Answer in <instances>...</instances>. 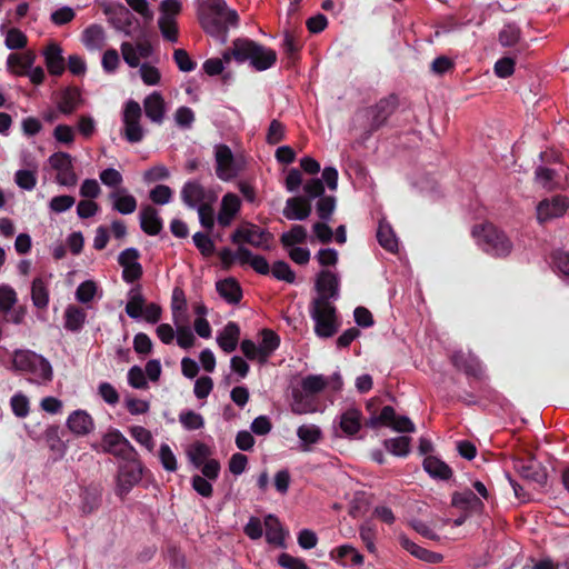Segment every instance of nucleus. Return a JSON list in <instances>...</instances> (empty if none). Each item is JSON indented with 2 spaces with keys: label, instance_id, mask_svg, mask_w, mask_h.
Wrapping results in <instances>:
<instances>
[{
  "label": "nucleus",
  "instance_id": "f257e3e1",
  "mask_svg": "<svg viewBox=\"0 0 569 569\" xmlns=\"http://www.w3.org/2000/svg\"><path fill=\"white\" fill-rule=\"evenodd\" d=\"M202 29L212 37L226 40L228 28L238 23V14L223 0H208L198 12Z\"/></svg>",
  "mask_w": 569,
  "mask_h": 569
},
{
  "label": "nucleus",
  "instance_id": "f03ea898",
  "mask_svg": "<svg viewBox=\"0 0 569 569\" xmlns=\"http://www.w3.org/2000/svg\"><path fill=\"white\" fill-rule=\"evenodd\" d=\"M226 63L234 59L238 63L249 61L253 69L263 71L271 68L277 61V53L251 40L237 39L230 49L223 52Z\"/></svg>",
  "mask_w": 569,
  "mask_h": 569
},
{
  "label": "nucleus",
  "instance_id": "7ed1b4c3",
  "mask_svg": "<svg viewBox=\"0 0 569 569\" xmlns=\"http://www.w3.org/2000/svg\"><path fill=\"white\" fill-rule=\"evenodd\" d=\"M305 196L292 197L287 200L283 213H311V200L318 197V213H332L336 207L333 196H325V187L321 179H309L303 186Z\"/></svg>",
  "mask_w": 569,
  "mask_h": 569
},
{
  "label": "nucleus",
  "instance_id": "20e7f679",
  "mask_svg": "<svg viewBox=\"0 0 569 569\" xmlns=\"http://www.w3.org/2000/svg\"><path fill=\"white\" fill-rule=\"evenodd\" d=\"M16 370L31 376L30 381L37 385H47L52 380L53 370L50 362L42 356L30 350H17L12 357Z\"/></svg>",
  "mask_w": 569,
  "mask_h": 569
},
{
  "label": "nucleus",
  "instance_id": "39448f33",
  "mask_svg": "<svg viewBox=\"0 0 569 569\" xmlns=\"http://www.w3.org/2000/svg\"><path fill=\"white\" fill-rule=\"evenodd\" d=\"M309 313L315 322L317 337L328 339L338 332L341 323L337 309L330 301H326L325 298H313L309 307Z\"/></svg>",
  "mask_w": 569,
  "mask_h": 569
},
{
  "label": "nucleus",
  "instance_id": "423d86ee",
  "mask_svg": "<svg viewBox=\"0 0 569 569\" xmlns=\"http://www.w3.org/2000/svg\"><path fill=\"white\" fill-rule=\"evenodd\" d=\"M471 233L487 253L505 257L511 250V243L507 237L489 222L475 226Z\"/></svg>",
  "mask_w": 569,
  "mask_h": 569
},
{
  "label": "nucleus",
  "instance_id": "0eeeda50",
  "mask_svg": "<svg viewBox=\"0 0 569 569\" xmlns=\"http://www.w3.org/2000/svg\"><path fill=\"white\" fill-rule=\"evenodd\" d=\"M182 201L198 213H213V204L218 200V193L206 188L196 180L188 181L181 189Z\"/></svg>",
  "mask_w": 569,
  "mask_h": 569
},
{
  "label": "nucleus",
  "instance_id": "6e6552de",
  "mask_svg": "<svg viewBox=\"0 0 569 569\" xmlns=\"http://www.w3.org/2000/svg\"><path fill=\"white\" fill-rule=\"evenodd\" d=\"M399 106L398 96L391 93L387 97L381 98L375 106L363 109L358 113L359 116L367 118L366 130L368 134L377 131L381 128L389 117L396 111Z\"/></svg>",
  "mask_w": 569,
  "mask_h": 569
},
{
  "label": "nucleus",
  "instance_id": "1a4fd4ad",
  "mask_svg": "<svg viewBox=\"0 0 569 569\" xmlns=\"http://www.w3.org/2000/svg\"><path fill=\"white\" fill-rule=\"evenodd\" d=\"M143 467L140 460L134 456L124 458L123 462L119 466L116 479V495L121 499L131 491L142 479Z\"/></svg>",
  "mask_w": 569,
  "mask_h": 569
},
{
  "label": "nucleus",
  "instance_id": "9d476101",
  "mask_svg": "<svg viewBox=\"0 0 569 569\" xmlns=\"http://www.w3.org/2000/svg\"><path fill=\"white\" fill-rule=\"evenodd\" d=\"M181 11L182 2L180 0H162L159 6L158 28L162 38L169 42H178L179 28L177 17Z\"/></svg>",
  "mask_w": 569,
  "mask_h": 569
},
{
  "label": "nucleus",
  "instance_id": "9b49d317",
  "mask_svg": "<svg viewBox=\"0 0 569 569\" xmlns=\"http://www.w3.org/2000/svg\"><path fill=\"white\" fill-rule=\"evenodd\" d=\"M97 451L110 453L121 459L136 456V451L126 437L117 429L108 430L99 445H92Z\"/></svg>",
  "mask_w": 569,
  "mask_h": 569
},
{
  "label": "nucleus",
  "instance_id": "f8f14e48",
  "mask_svg": "<svg viewBox=\"0 0 569 569\" xmlns=\"http://www.w3.org/2000/svg\"><path fill=\"white\" fill-rule=\"evenodd\" d=\"M141 113V107L137 101L129 100L126 103L122 114V134L130 143L140 142L144 137V130L140 124Z\"/></svg>",
  "mask_w": 569,
  "mask_h": 569
},
{
  "label": "nucleus",
  "instance_id": "ddd939ff",
  "mask_svg": "<svg viewBox=\"0 0 569 569\" xmlns=\"http://www.w3.org/2000/svg\"><path fill=\"white\" fill-rule=\"evenodd\" d=\"M368 425L372 428L383 425L398 432H413L415 425L407 416H397L391 406H385L378 417H371Z\"/></svg>",
  "mask_w": 569,
  "mask_h": 569
},
{
  "label": "nucleus",
  "instance_id": "4468645a",
  "mask_svg": "<svg viewBox=\"0 0 569 569\" xmlns=\"http://www.w3.org/2000/svg\"><path fill=\"white\" fill-rule=\"evenodd\" d=\"M49 163L57 171V181L67 187L77 183V174L73 170L72 158L66 152H54L49 157Z\"/></svg>",
  "mask_w": 569,
  "mask_h": 569
},
{
  "label": "nucleus",
  "instance_id": "2eb2a0df",
  "mask_svg": "<svg viewBox=\"0 0 569 569\" xmlns=\"http://www.w3.org/2000/svg\"><path fill=\"white\" fill-rule=\"evenodd\" d=\"M231 240L233 243L246 242L251 246L261 248L268 246L270 234L268 232H264L261 228L248 223L238 228L233 232Z\"/></svg>",
  "mask_w": 569,
  "mask_h": 569
},
{
  "label": "nucleus",
  "instance_id": "dca6fc26",
  "mask_svg": "<svg viewBox=\"0 0 569 569\" xmlns=\"http://www.w3.org/2000/svg\"><path fill=\"white\" fill-rule=\"evenodd\" d=\"M216 173L224 181L231 180L237 176L234 159L230 148L226 144H218L214 150Z\"/></svg>",
  "mask_w": 569,
  "mask_h": 569
},
{
  "label": "nucleus",
  "instance_id": "f3484780",
  "mask_svg": "<svg viewBox=\"0 0 569 569\" xmlns=\"http://www.w3.org/2000/svg\"><path fill=\"white\" fill-rule=\"evenodd\" d=\"M139 251L134 248L123 250L118 258L119 264L122 267V278L127 282H133L142 276V267L139 263Z\"/></svg>",
  "mask_w": 569,
  "mask_h": 569
},
{
  "label": "nucleus",
  "instance_id": "a211bd4d",
  "mask_svg": "<svg viewBox=\"0 0 569 569\" xmlns=\"http://www.w3.org/2000/svg\"><path fill=\"white\" fill-rule=\"evenodd\" d=\"M103 13L108 17L109 22L118 30L127 31L132 24L133 14L122 3L103 4Z\"/></svg>",
  "mask_w": 569,
  "mask_h": 569
},
{
  "label": "nucleus",
  "instance_id": "6ab92c4d",
  "mask_svg": "<svg viewBox=\"0 0 569 569\" xmlns=\"http://www.w3.org/2000/svg\"><path fill=\"white\" fill-rule=\"evenodd\" d=\"M317 297L325 298L326 301L330 299L336 300L339 297V279L329 270H322L316 281Z\"/></svg>",
  "mask_w": 569,
  "mask_h": 569
},
{
  "label": "nucleus",
  "instance_id": "aec40b11",
  "mask_svg": "<svg viewBox=\"0 0 569 569\" xmlns=\"http://www.w3.org/2000/svg\"><path fill=\"white\" fill-rule=\"evenodd\" d=\"M68 429L78 437L89 435L94 429V421L86 410H74L67 419Z\"/></svg>",
  "mask_w": 569,
  "mask_h": 569
},
{
  "label": "nucleus",
  "instance_id": "412c9836",
  "mask_svg": "<svg viewBox=\"0 0 569 569\" xmlns=\"http://www.w3.org/2000/svg\"><path fill=\"white\" fill-rule=\"evenodd\" d=\"M455 367L462 370L466 375L477 379L482 378L483 368L480 360L471 353L456 352L452 356Z\"/></svg>",
  "mask_w": 569,
  "mask_h": 569
},
{
  "label": "nucleus",
  "instance_id": "4be33fe9",
  "mask_svg": "<svg viewBox=\"0 0 569 569\" xmlns=\"http://www.w3.org/2000/svg\"><path fill=\"white\" fill-rule=\"evenodd\" d=\"M146 116L154 123H162L166 113V103L160 92L154 91L143 100Z\"/></svg>",
  "mask_w": 569,
  "mask_h": 569
},
{
  "label": "nucleus",
  "instance_id": "5701e85b",
  "mask_svg": "<svg viewBox=\"0 0 569 569\" xmlns=\"http://www.w3.org/2000/svg\"><path fill=\"white\" fill-rule=\"evenodd\" d=\"M43 56L48 71L53 76H61L66 69L61 47L51 42L43 50Z\"/></svg>",
  "mask_w": 569,
  "mask_h": 569
},
{
  "label": "nucleus",
  "instance_id": "b1692460",
  "mask_svg": "<svg viewBox=\"0 0 569 569\" xmlns=\"http://www.w3.org/2000/svg\"><path fill=\"white\" fill-rule=\"evenodd\" d=\"M51 274L37 277L31 283V300L36 308L46 309L49 305V282Z\"/></svg>",
  "mask_w": 569,
  "mask_h": 569
},
{
  "label": "nucleus",
  "instance_id": "393cba45",
  "mask_svg": "<svg viewBox=\"0 0 569 569\" xmlns=\"http://www.w3.org/2000/svg\"><path fill=\"white\" fill-rule=\"evenodd\" d=\"M82 102L80 89L77 87H68L60 92L58 110L63 114H71Z\"/></svg>",
  "mask_w": 569,
  "mask_h": 569
},
{
  "label": "nucleus",
  "instance_id": "a878e982",
  "mask_svg": "<svg viewBox=\"0 0 569 569\" xmlns=\"http://www.w3.org/2000/svg\"><path fill=\"white\" fill-rule=\"evenodd\" d=\"M339 426L346 436H355L362 426V413L358 408L351 407L339 417Z\"/></svg>",
  "mask_w": 569,
  "mask_h": 569
},
{
  "label": "nucleus",
  "instance_id": "bb28decb",
  "mask_svg": "<svg viewBox=\"0 0 569 569\" xmlns=\"http://www.w3.org/2000/svg\"><path fill=\"white\" fill-rule=\"evenodd\" d=\"M399 542L403 549H406L408 552H410L413 557L429 562V563H439L442 560V556L440 553L430 551L428 549H425L413 541H411L408 537L401 535L399 537Z\"/></svg>",
  "mask_w": 569,
  "mask_h": 569
},
{
  "label": "nucleus",
  "instance_id": "cd10ccee",
  "mask_svg": "<svg viewBox=\"0 0 569 569\" xmlns=\"http://www.w3.org/2000/svg\"><path fill=\"white\" fill-rule=\"evenodd\" d=\"M291 411L296 415H306L318 411L316 398L302 389L293 390Z\"/></svg>",
  "mask_w": 569,
  "mask_h": 569
},
{
  "label": "nucleus",
  "instance_id": "c85d7f7f",
  "mask_svg": "<svg viewBox=\"0 0 569 569\" xmlns=\"http://www.w3.org/2000/svg\"><path fill=\"white\" fill-rule=\"evenodd\" d=\"M240 338L239 326L234 322L226 325L223 330L218 335L217 342L219 347L227 353L236 350Z\"/></svg>",
  "mask_w": 569,
  "mask_h": 569
},
{
  "label": "nucleus",
  "instance_id": "c756f323",
  "mask_svg": "<svg viewBox=\"0 0 569 569\" xmlns=\"http://www.w3.org/2000/svg\"><path fill=\"white\" fill-rule=\"evenodd\" d=\"M266 540L268 543L282 547L284 545L286 532L277 517L268 515L264 518Z\"/></svg>",
  "mask_w": 569,
  "mask_h": 569
},
{
  "label": "nucleus",
  "instance_id": "7c9ffc66",
  "mask_svg": "<svg viewBox=\"0 0 569 569\" xmlns=\"http://www.w3.org/2000/svg\"><path fill=\"white\" fill-rule=\"evenodd\" d=\"M238 262L241 264H250L258 273L268 274L270 266L268 261L258 254H253L249 249L239 247L237 250Z\"/></svg>",
  "mask_w": 569,
  "mask_h": 569
},
{
  "label": "nucleus",
  "instance_id": "2f4dec72",
  "mask_svg": "<svg viewBox=\"0 0 569 569\" xmlns=\"http://www.w3.org/2000/svg\"><path fill=\"white\" fill-rule=\"evenodd\" d=\"M36 60V54L32 51H27L22 54L12 53L8 57V67L17 76H26L31 69Z\"/></svg>",
  "mask_w": 569,
  "mask_h": 569
},
{
  "label": "nucleus",
  "instance_id": "473e14b6",
  "mask_svg": "<svg viewBox=\"0 0 569 569\" xmlns=\"http://www.w3.org/2000/svg\"><path fill=\"white\" fill-rule=\"evenodd\" d=\"M452 506L460 508L465 511H480L483 503L471 490H465L452 495Z\"/></svg>",
  "mask_w": 569,
  "mask_h": 569
},
{
  "label": "nucleus",
  "instance_id": "72a5a7b5",
  "mask_svg": "<svg viewBox=\"0 0 569 569\" xmlns=\"http://www.w3.org/2000/svg\"><path fill=\"white\" fill-rule=\"evenodd\" d=\"M568 210L569 199L561 194L546 198L537 204V213H565Z\"/></svg>",
  "mask_w": 569,
  "mask_h": 569
},
{
  "label": "nucleus",
  "instance_id": "f704fd0d",
  "mask_svg": "<svg viewBox=\"0 0 569 569\" xmlns=\"http://www.w3.org/2000/svg\"><path fill=\"white\" fill-rule=\"evenodd\" d=\"M106 33L101 26L91 24L82 33V42L89 50H100L103 48Z\"/></svg>",
  "mask_w": 569,
  "mask_h": 569
},
{
  "label": "nucleus",
  "instance_id": "c9c22d12",
  "mask_svg": "<svg viewBox=\"0 0 569 569\" xmlns=\"http://www.w3.org/2000/svg\"><path fill=\"white\" fill-rule=\"evenodd\" d=\"M297 437L301 441L302 450L308 451L311 445L321 440L322 431L317 425H302L297 429Z\"/></svg>",
  "mask_w": 569,
  "mask_h": 569
},
{
  "label": "nucleus",
  "instance_id": "e433bc0d",
  "mask_svg": "<svg viewBox=\"0 0 569 569\" xmlns=\"http://www.w3.org/2000/svg\"><path fill=\"white\" fill-rule=\"evenodd\" d=\"M377 239L379 244L390 252H395L398 249V239L391 228V226L385 220L379 221L377 230Z\"/></svg>",
  "mask_w": 569,
  "mask_h": 569
},
{
  "label": "nucleus",
  "instance_id": "4c0bfd02",
  "mask_svg": "<svg viewBox=\"0 0 569 569\" xmlns=\"http://www.w3.org/2000/svg\"><path fill=\"white\" fill-rule=\"evenodd\" d=\"M146 306V300L141 293L140 288H132L128 295V302L126 305V312L132 319L142 317V311Z\"/></svg>",
  "mask_w": 569,
  "mask_h": 569
},
{
  "label": "nucleus",
  "instance_id": "58836bf2",
  "mask_svg": "<svg viewBox=\"0 0 569 569\" xmlns=\"http://www.w3.org/2000/svg\"><path fill=\"white\" fill-rule=\"evenodd\" d=\"M86 321V312L73 305L64 310V328L69 331H79Z\"/></svg>",
  "mask_w": 569,
  "mask_h": 569
},
{
  "label": "nucleus",
  "instance_id": "ea45409f",
  "mask_svg": "<svg viewBox=\"0 0 569 569\" xmlns=\"http://www.w3.org/2000/svg\"><path fill=\"white\" fill-rule=\"evenodd\" d=\"M112 207L119 213H132L136 210V199L124 190L118 189L111 194Z\"/></svg>",
  "mask_w": 569,
  "mask_h": 569
},
{
  "label": "nucleus",
  "instance_id": "a19ab883",
  "mask_svg": "<svg viewBox=\"0 0 569 569\" xmlns=\"http://www.w3.org/2000/svg\"><path fill=\"white\" fill-rule=\"evenodd\" d=\"M423 468L431 477L442 480L449 479L452 475V471L448 465L431 456L423 460Z\"/></svg>",
  "mask_w": 569,
  "mask_h": 569
},
{
  "label": "nucleus",
  "instance_id": "79ce46f5",
  "mask_svg": "<svg viewBox=\"0 0 569 569\" xmlns=\"http://www.w3.org/2000/svg\"><path fill=\"white\" fill-rule=\"evenodd\" d=\"M308 239V232L302 226L296 224L281 234L280 241L286 249L302 244Z\"/></svg>",
  "mask_w": 569,
  "mask_h": 569
},
{
  "label": "nucleus",
  "instance_id": "37998d69",
  "mask_svg": "<svg viewBox=\"0 0 569 569\" xmlns=\"http://www.w3.org/2000/svg\"><path fill=\"white\" fill-rule=\"evenodd\" d=\"M172 317L174 325L186 323L188 321L187 318V301L184 299V295L182 290L174 289L172 293Z\"/></svg>",
  "mask_w": 569,
  "mask_h": 569
},
{
  "label": "nucleus",
  "instance_id": "c03bdc74",
  "mask_svg": "<svg viewBox=\"0 0 569 569\" xmlns=\"http://www.w3.org/2000/svg\"><path fill=\"white\" fill-rule=\"evenodd\" d=\"M217 290L230 303H237L241 299V289L233 279H224L217 282Z\"/></svg>",
  "mask_w": 569,
  "mask_h": 569
},
{
  "label": "nucleus",
  "instance_id": "a18cd8bd",
  "mask_svg": "<svg viewBox=\"0 0 569 569\" xmlns=\"http://www.w3.org/2000/svg\"><path fill=\"white\" fill-rule=\"evenodd\" d=\"M518 470L523 478L532 480L539 485H543L547 481L545 470L535 461L520 462L518 465Z\"/></svg>",
  "mask_w": 569,
  "mask_h": 569
},
{
  "label": "nucleus",
  "instance_id": "49530a36",
  "mask_svg": "<svg viewBox=\"0 0 569 569\" xmlns=\"http://www.w3.org/2000/svg\"><path fill=\"white\" fill-rule=\"evenodd\" d=\"M262 340L259 345L260 362H266L271 353L279 347V337L271 330H262Z\"/></svg>",
  "mask_w": 569,
  "mask_h": 569
},
{
  "label": "nucleus",
  "instance_id": "de8ad7c7",
  "mask_svg": "<svg viewBox=\"0 0 569 569\" xmlns=\"http://www.w3.org/2000/svg\"><path fill=\"white\" fill-rule=\"evenodd\" d=\"M328 385V380L322 375H310L302 379L301 389L316 398Z\"/></svg>",
  "mask_w": 569,
  "mask_h": 569
},
{
  "label": "nucleus",
  "instance_id": "09e8293b",
  "mask_svg": "<svg viewBox=\"0 0 569 569\" xmlns=\"http://www.w3.org/2000/svg\"><path fill=\"white\" fill-rule=\"evenodd\" d=\"M101 501V495L97 489H84L81 493L80 509L83 513L89 515L96 511Z\"/></svg>",
  "mask_w": 569,
  "mask_h": 569
},
{
  "label": "nucleus",
  "instance_id": "8fccbe9b",
  "mask_svg": "<svg viewBox=\"0 0 569 569\" xmlns=\"http://www.w3.org/2000/svg\"><path fill=\"white\" fill-rule=\"evenodd\" d=\"M359 536L361 541L365 543L367 550L370 553H377L376 539H377V530L373 523L370 521H365L359 527Z\"/></svg>",
  "mask_w": 569,
  "mask_h": 569
},
{
  "label": "nucleus",
  "instance_id": "3c124183",
  "mask_svg": "<svg viewBox=\"0 0 569 569\" xmlns=\"http://www.w3.org/2000/svg\"><path fill=\"white\" fill-rule=\"evenodd\" d=\"M386 449L398 457H405L409 453L410 438L406 436L387 439L385 441Z\"/></svg>",
  "mask_w": 569,
  "mask_h": 569
},
{
  "label": "nucleus",
  "instance_id": "603ef678",
  "mask_svg": "<svg viewBox=\"0 0 569 569\" xmlns=\"http://www.w3.org/2000/svg\"><path fill=\"white\" fill-rule=\"evenodd\" d=\"M521 31L516 24H506L499 32V42L503 47H512L520 40Z\"/></svg>",
  "mask_w": 569,
  "mask_h": 569
},
{
  "label": "nucleus",
  "instance_id": "864d4df0",
  "mask_svg": "<svg viewBox=\"0 0 569 569\" xmlns=\"http://www.w3.org/2000/svg\"><path fill=\"white\" fill-rule=\"evenodd\" d=\"M179 421L188 430H197L204 425L203 417L192 410L181 412L179 415Z\"/></svg>",
  "mask_w": 569,
  "mask_h": 569
},
{
  "label": "nucleus",
  "instance_id": "5fc2aeb1",
  "mask_svg": "<svg viewBox=\"0 0 569 569\" xmlns=\"http://www.w3.org/2000/svg\"><path fill=\"white\" fill-rule=\"evenodd\" d=\"M27 36L17 28H12L7 32L6 46L11 50L23 49L27 46Z\"/></svg>",
  "mask_w": 569,
  "mask_h": 569
},
{
  "label": "nucleus",
  "instance_id": "6e6d98bb",
  "mask_svg": "<svg viewBox=\"0 0 569 569\" xmlns=\"http://www.w3.org/2000/svg\"><path fill=\"white\" fill-rule=\"evenodd\" d=\"M10 406L13 413L19 418L27 417L30 410L29 399L22 393H16L12 396Z\"/></svg>",
  "mask_w": 569,
  "mask_h": 569
},
{
  "label": "nucleus",
  "instance_id": "4d7b16f0",
  "mask_svg": "<svg viewBox=\"0 0 569 569\" xmlns=\"http://www.w3.org/2000/svg\"><path fill=\"white\" fill-rule=\"evenodd\" d=\"M271 272L278 280H283L288 283H292L296 279V274L290 266L284 261H277L273 263Z\"/></svg>",
  "mask_w": 569,
  "mask_h": 569
},
{
  "label": "nucleus",
  "instance_id": "13d9d810",
  "mask_svg": "<svg viewBox=\"0 0 569 569\" xmlns=\"http://www.w3.org/2000/svg\"><path fill=\"white\" fill-rule=\"evenodd\" d=\"M177 326V343L179 347L183 349H189L194 343V336L190 329L184 323H178Z\"/></svg>",
  "mask_w": 569,
  "mask_h": 569
},
{
  "label": "nucleus",
  "instance_id": "bf43d9fd",
  "mask_svg": "<svg viewBox=\"0 0 569 569\" xmlns=\"http://www.w3.org/2000/svg\"><path fill=\"white\" fill-rule=\"evenodd\" d=\"M17 302V293L16 291L7 286H0V311L7 312L12 306Z\"/></svg>",
  "mask_w": 569,
  "mask_h": 569
},
{
  "label": "nucleus",
  "instance_id": "052dcab7",
  "mask_svg": "<svg viewBox=\"0 0 569 569\" xmlns=\"http://www.w3.org/2000/svg\"><path fill=\"white\" fill-rule=\"evenodd\" d=\"M159 458L162 467L167 471H176L177 470V459L173 455L171 448L167 443H162L159 449Z\"/></svg>",
  "mask_w": 569,
  "mask_h": 569
},
{
  "label": "nucleus",
  "instance_id": "680f3d73",
  "mask_svg": "<svg viewBox=\"0 0 569 569\" xmlns=\"http://www.w3.org/2000/svg\"><path fill=\"white\" fill-rule=\"evenodd\" d=\"M97 287L93 281H84L79 284L76 291V298L81 303L90 302L96 295Z\"/></svg>",
  "mask_w": 569,
  "mask_h": 569
},
{
  "label": "nucleus",
  "instance_id": "e2e57ef3",
  "mask_svg": "<svg viewBox=\"0 0 569 569\" xmlns=\"http://www.w3.org/2000/svg\"><path fill=\"white\" fill-rule=\"evenodd\" d=\"M213 389V381L208 376L198 378L194 382L193 392L198 399H206Z\"/></svg>",
  "mask_w": 569,
  "mask_h": 569
},
{
  "label": "nucleus",
  "instance_id": "0e129e2a",
  "mask_svg": "<svg viewBox=\"0 0 569 569\" xmlns=\"http://www.w3.org/2000/svg\"><path fill=\"white\" fill-rule=\"evenodd\" d=\"M535 177L543 188L552 189L555 187L556 171L553 169L540 166L536 169Z\"/></svg>",
  "mask_w": 569,
  "mask_h": 569
},
{
  "label": "nucleus",
  "instance_id": "69168bd1",
  "mask_svg": "<svg viewBox=\"0 0 569 569\" xmlns=\"http://www.w3.org/2000/svg\"><path fill=\"white\" fill-rule=\"evenodd\" d=\"M98 393L110 406H116L120 400L117 389L109 382H101Z\"/></svg>",
  "mask_w": 569,
  "mask_h": 569
},
{
  "label": "nucleus",
  "instance_id": "338daca9",
  "mask_svg": "<svg viewBox=\"0 0 569 569\" xmlns=\"http://www.w3.org/2000/svg\"><path fill=\"white\" fill-rule=\"evenodd\" d=\"M284 131H286V128L280 121L272 120L270 122V126H269V129L267 132V137H266L267 142L269 144L279 143L284 138Z\"/></svg>",
  "mask_w": 569,
  "mask_h": 569
},
{
  "label": "nucleus",
  "instance_id": "774afa93",
  "mask_svg": "<svg viewBox=\"0 0 569 569\" xmlns=\"http://www.w3.org/2000/svg\"><path fill=\"white\" fill-rule=\"evenodd\" d=\"M551 259L555 269L561 274L569 277V253L556 251L552 253Z\"/></svg>",
  "mask_w": 569,
  "mask_h": 569
}]
</instances>
